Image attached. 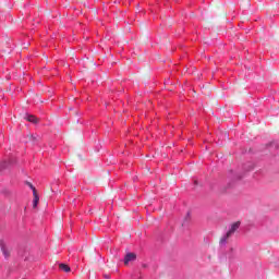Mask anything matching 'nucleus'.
I'll return each instance as SVG.
<instances>
[{
	"label": "nucleus",
	"mask_w": 279,
	"mask_h": 279,
	"mask_svg": "<svg viewBox=\"0 0 279 279\" xmlns=\"http://www.w3.org/2000/svg\"><path fill=\"white\" fill-rule=\"evenodd\" d=\"M241 226V222H234L231 225L230 230L227 232V234L220 239V243H226V241H228V239L234 234L235 230H239V227Z\"/></svg>",
	"instance_id": "f257e3e1"
},
{
	"label": "nucleus",
	"mask_w": 279,
	"mask_h": 279,
	"mask_svg": "<svg viewBox=\"0 0 279 279\" xmlns=\"http://www.w3.org/2000/svg\"><path fill=\"white\" fill-rule=\"evenodd\" d=\"M0 250L3 253V256H5V258H10V254L12 251L8 246V243H5L3 240H0Z\"/></svg>",
	"instance_id": "f03ea898"
},
{
	"label": "nucleus",
	"mask_w": 279,
	"mask_h": 279,
	"mask_svg": "<svg viewBox=\"0 0 279 279\" xmlns=\"http://www.w3.org/2000/svg\"><path fill=\"white\" fill-rule=\"evenodd\" d=\"M134 260H136V254L128 253L124 257V265H130V263H134Z\"/></svg>",
	"instance_id": "7ed1b4c3"
},
{
	"label": "nucleus",
	"mask_w": 279,
	"mask_h": 279,
	"mask_svg": "<svg viewBox=\"0 0 279 279\" xmlns=\"http://www.w3.org/2000/svg\"><path fill=\"white\" fill-rule=\"evenodd\" d=\"M34 199H33V208H36L38 206V202H40V197L38 196V192H34Z\"/></svg>",
	"instance_id": "20e7f679"
},
{
	"label": "nucleus",
	"mask_w": 279,
	"mask_h": 279,
	"mask_svg": "<svg viewBox=\"0 0 279 279\" xmlns=\"http://www.w3.org/2000/svg\"><path fill=\"white\" fill-rule=\"evenodd\" d=\"M59 269H61V271H64L65 274H69V271H71V267L66 264H60Z\"/></svg>",
	"instance_id": "39448f33"
},
{
	"label": "nucleus",
	"mask_w": 279,
	"mask_h": 279,
	"mask_svg": "<svg viewBox=\"0 0 279 279\" xmlns=\"http://www.w3.org/2000/svg\"><path fill=\"white\" fill-rule=\"evenodd\" d=\"M26 121H29V123H38V118L35 116H27Z\"/></svg>",
	"instance_id": "423d86ee"
},
{
	"label": "nucleus",
	"mask_w": 279,
	"mask_h": 279,
	"mask_svg": "<svg viewBox=\"0 0 279 279\" xmlns=\"http://www.w3.org/2000/svg\"><path fill=\"white\" fill-rule=\"evenodd\" d=\"M28 186H29V189H32L33 194H34V192L36 191V187L32 183H28Z\"/></svg>",
	"instance_id": "0eeeda50"
},
{
	"label": "nucleus",
	"mask_w": 279,
	"mask_h": 279,
	"mask_svg": "<svg viewBox=\"0 0 279 279\" xmlns=\"http://www.w3.org/2000/svg\"><path fill=\"white\" fill-rule=\"evenodd\" d=\"M105 278L110 279V276L105 275Z\"/></svg>",
	"instance_id": "6e6552de"
}]
</instances>
